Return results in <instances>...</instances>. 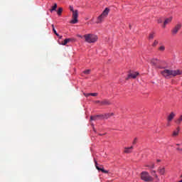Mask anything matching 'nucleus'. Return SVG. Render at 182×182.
<instances>
[{"instance_id": "obj_21", "label": "nucleus", "mask_w": 182, "mask_h": 182, "mask_svg": "<svg viewBox=\"0 0 182 182\" xmlns=\"http://www.w3.org/2000/svg\"><path fill=\"white\" fill-rule=\"evenodd\" d=\"M62 12H63V9L60 7L57 11V14L59 15V16H60V15H62Z\"/></svg>"}, {"instance_id": "obj_39", "label": "nucleus", "mask_w": 182, "mask_h": 182, "mask_svg": "<svg viewBox=\"0 0 182 182\" xmlns=\"http://www.w3.org/2000/svg\"><path fill=\"white\" fill-rule=\"evenodd\" d=\"M58 38H60V39H62V36H59Z\"/></svg>"}, {"instance_id": "obj_37", "label": "nucleus", "mask_w": 182, "mask_h": 182, "mask_svg": "<svg viewBox=\"0 0 182 182\" xmlns=\"http://www.w3.org/2000/svg\"><path fill=\"white\" fill-rule=\"evenodd\" d=\"M161 161L160 159H157V163H160Z\"/></svg>"}, {"instance_id": "obj_40", "label": "nucleus", "mask_w": 182, "mask_h": 182, "mask_svg": "<svg viewBox=\"0 0 182 182\" xmlns=\"http://www.w3.org/2000/svg\"><path fill=\"white\" fill-rule=\"evenodd\" d=\"M152 173H154V174H156V171H153Z\"/></svg>"}, {"instance_id": "obj_7", "label": "nucleus", "mask_w": 182, "mask_h": 182, "mask_svg": "<svg viewBox=\"0 0 182 182\" xmlns=\"http://www.w3.org/2000/svg\"><path fill=\"white\" fill-rule=\"evenodd\" d=\"M114 115V114L113 112L101 114V119H105V120H107V119H110V117Z\"/></svg>"}, {"instance_id": "obj_11", "label": "nucleus", "mask_w": 182, "mask_h": 182, "mask_svg": "<svg viewBox=\"0 0 182 182\" xmlns=\"http://www.w3.org/2000/svg\"><path fill=\"white\" fill-rule=\"evenodd\" d=\"M109 12H110V9H109V8H106L103 12L102 13V16L104 17V18H107V15H109Z\"/></svg>"}, {"instance_id": "obj_3", "label": "nucleus", "mask_w": 182, "mask_h": 182, "mask_svg": "<svg viewBox=\"0 0 182 182\" xmlns=\"http://www.w3.org/2000/svg\"><path fill=\"white\" fill-rule=\"evenodd\" d=\"M141 179L146 182H151L154 180L147 171H143L141 173Z\"/></svg>"}, {"instance_id": "obj_35", "label": "nucleus", "mask_w": 182, "mask_h": 182, "mask_svg": "<svg viewBox=\"0 0 182 182\" xmlns=\"http://www.w3.org/2000/svg\"><path fill=\"white\" fill-rule=\"evenodd\" d=\"M176 150H178L179 151H182V149L181 148H177Z\"/></svg>"}, {"instance_id": "obj_24", "label": "nucleus", "mask_w": 182, "mask_h": 182, "mask_svg": "<svg viewBox=\"0 0 182 182\" xmlns=\"http://www.w3.org/2000/svg\"><path fill=\"white\" fill-rule=\"evenodd\" d=\"M154 38V33H151L149 34V39H153Z\"/></svg>"}, {"instance_id": "obj_31", "label": "nucleus", "mask_w": 182, "mask_h": 182, "mask_svg": "<svg viewBox=\"0 0 182 182\" xmlns=\"http://www.w3.org/2000/svg\"><path fill=\"white\" fill-rule=\"evenodd\" d=\"M137 143V138H135L132 142V144H136Z\"/></svg>"}, {"instance_id": "obj_33", "label": "nucleus", "mask_w": 182, "mask_h": 182, "mask_svg": "<svg viewBox=\"0 0 182 182\" xmlns=\"http://www.w3.org/2000/svg\"><path fill=\"white\" fill-rule=\"evenodd\" d=\"M70 11H71V12L75 11V10L73 9V6H70Z\"/></svg>"}, {"instance_id": "obj_12", "label": "nucleus", "mask_w": 182, "mask_h": 182, "mask_svg": "<svg viewBox=\"0 0 182 182\" xmlns=\"http://www.w3.org/2000/svg\"><path fill=\"white\" fill-rule=\"evenodd\" d=\"M137 76H139V73H131V74H129L127 79H130V78L136 79Z\"/></svg>"}, {"instance_id": "obj_15", "label": "nucleus", "mask_w": 182, "mask_h": 182, "mask_svg": "<svg viewBox=\"0 0 182 182\" xmlns=\"http://www.w3.org/2000/svg\"><path fill=\"white\" fill-rule=\"evenodd\" d=\"M99 119H102V115H95V116H91L90 117V120H99Z\"/></svg>"}, {"instance_id": "obj_13", "label": "nucleus", "mask_w": 182, "mask_h": 182, "mask_svg": "<svg viewBox=\"0 0 182 182\" xmlns=\"http://www.w3.org/2000/svg\"><path fill=\"white\" fill-rule=\"evenodd\" d=\"M174 117H176V114H174V112H171L167 118L168 122H171Z\"/></svg>"}, {"instance_id": "obj_18", "label": "nucleus", "mask_w": 182, "mask_h": 182, "mask_svg": "<svg viewBox=\"0 0 182 182\" xmlns=\"http://www.w3.org/2000/svg\"><path fill=\"white\" fill-rule=\"evenodd\" d=\"M179 132H180V127H177L176 131H173L172 136H178Z\"/></svg>"}, {"instance_id": "obj_10", "label": "nucleus", "mask_w": 182, "mask_h": 182, "mask_svg": "<svg viewBox=\"0 0 182 182\" xmlns=\"http://www.w3.org/2000/svg\"><path fill=\"white\" fill-rule=\"evenodd\" d=\"M171 21H173V17H169V18H166L164 22L163 28H166V26L168 25V23H170V22H171Z\"/></svg>"}, {"instance_id": "obj_20", "label": "nucleus", "mask_w": 182, "mask_h": 182, "mask_svg": "<svg viewBox=\"0 0 182 182\" xmlns=\"http://www.w3.org/2000/svg\"><path fill=\"white\" fill-rule=\"evenodd\" d=\"M56 8H58V4H54V6H53L51 9L50 10V12H53V11H56Z\"/></svg>"}, {"instance_id": "obj_25", "label": "nucleus", "mask_w": 182, "mask_h": 182, "mask_svg": "<svg viewBox=\"0 0 182 182\" xmlns=\"http://www.w3.org/2000/svg\"><path fill=\"white\" fill-rule=\"evenodd\" d=\"M158 44H159V41L155 40L154 43H153V45H152V46H156Z\"/></svg>"}, {"instance_id": "obj_1", "label": "nucleus", "mask_w": 182, "mask_h": 182, "mask_svg": "<svg viewBox=\"0 0 182 182\" xmlns=\"http://www.w3.org/2000/svg\"><path fill=\"white\" fill-rule=\"evenodd\" d=\"M182 74L181 70H170L164 69L161 71V75L165 77V79H171V77H176V76H180Z\"/></svg>"}, {"instance_id": "obj_5", "label": "nucleus", "mask_w": 182, "mask_h": 182, "mask_svg": "<svg viewBox=\"0 0 182 182\" xmlns=\"http://www.w3.org/2000/svg\"><path fill=\"white\" fill-rule=\"evenodd\" d=\"M180 29H181V23L176 24L175 27L171 30L172 35L173 36H175V35H177Z\"/></svg>"}, {"instance_id": "obj_26", "label": "nucleus", "mask_w": 182, "mask_h": 182, "mask_svg": "<svg viewBox=\"0 0 182 182\" xmlns=\"http://www.w3.org/2000/svg\"><path fill=\"white\" fill-rule=\"evenodd\" d=\"M84 96H85V97H89V96H91V93H83Z\"/></svg>"}, {"instance_id": "obj_17", "label": "nucleus", "mask_w": 182, "mask_h": 182, "mask_svg": "<svg viewBox=\"0 0 182 182\" xmlns=\"http://www.w3.org/2000/svg\"><path fill=\"white\" fill-rule=\"evenodd\" d=\"M132 150H133V146L124 148V152L127 154L132 153Z\"/></svg>"}, {"instance_id": "obj_34", "label": "nucleus", "mask_w": 182, "mask_h": 182, "mask_svg": "<svg viewBox=\"0 0 182 182\" xmlns=\"http://www.w3.org/2000/svg\"><path fill=\"white\" fill-rule=\"evenodd\" d=\"M154 177H155L156 180H159V176H157L156 173L154 174Z\"/></svg>"}, {"instance_id": "obj_9", "label": "nucleus", "mask_w": 182, "mask_h": 182, "mask_svg": "<svg viewBox=\"0 0 182 182\" xmlns=\"http://www.w3.org/2000/svg\"><path fill=\"white\" fill-rule=\"evenodd\" d=\"M158 173H159L161 176H164V174L166 173V168L160 166L158 168Z\"/></svg>"}, {"instance_id": "obj_36", "label": "nucleus", "mask_w": 182, "mask_h": 182, "mask_svg": "<svg viewBox=\"0 0 182 182\" xmlns=\"http://www.w3.org/2000/svg\"><path fill=\"white\" fill-rule=\"evenodd\" d=\"M167 126L170 127V122H168Z\"/></svg>"}, {"instance_id": "obj_19", "label": "nucleus", "mask_w": 182, "mask_h": 182, "mask_svg": "<svg viewBox=\"0 0 182 182\" xmlns=\"http://www.w3.org/2000/svg\"><path fill=\"white\" fill-rule=\"evenodd\" d=\"M151 63L154 65L156 66L157 65V63H159V60L156 58H154L151 60Z\"/></svg>"}, {"instance_id": "obj_29", "label": "nucleus", "mask_w": 182, "mask_h": 182, "mask_svg": "<svg viewBox=\"0 0 182 182\" xmlns=\"http://www.w3.org/2000/svg\"><path fill=\"white\" fill-rule=\"evenodd\" d=\"M158 23H163V18L158 19Z\"/></svg>"}, {"instance_id": "obj_16", "label": "nucleus", "mask_w": 182, "mask_h": 182, "mask_svg": "<svg viewBox=\"0 0 182 182\" xmlns=\"http://www.w3.org/2000/svg\"><path fill=\"white\" fill-rule=\"evenodd\" d=\"M104 16H102V14L97 18V23H101V22H103V20L105 19Z\"/></svg>"}, {"instance_id": "obj_22", "label": "nucleus", "mask_w": 182, "mask_h": 182, "mask_svg": "<svg viewBox=\"0 0 182 182\" xmlns=\"http://www.w3.org/2000/svg\"><path fill=\"white\" fill-rule=\"evenodd\" d=\"M90 72H91L90 70H86L83 71V73H85V75H90Z\"/></svg>"}, {"instance_id": "obj_2", "label": "nucleus", "mask_w": 182, "mask_h": 182, "mask_svg": "<svg viewBox=\"0 0 182 182\" xmlns=\"http://www.w3.org/2000/svg\"><path fill=\"white\" fill-rule=\"evenodd\" d=\"M84 38L85 39V42H87V43H95V42H97V36L95 34H85L84 36Z\"/></svg>"}, {"instance_id": "obj_30", "label": "nucleus", "mask_w": 182, "mask_h": 182, "mask_svg": "<svg viewBox=\"0 0 182 182\" xmlns=\"http://www.w3.org/2000/svg\"><path fill=\"white\" fill-rule=\"evenodd\" d=\"M97 92H93V93H91V96H93V97H96L97 96Z\"/></svg>"}, {"instance_id": "obj_8", "label": "nucleus", "mask_w": 182, "mask_h": 182, "mask_svg": "<svg viewBox=\"0 0 182 182\" xmlns=\"http://www.w3.org/2000/svg\"><path fill=\"white\" fill-rule=\"evenodd\" d=\"M110 105H112V102L109 100H103L101 102V106H110Z\"/></svg>"}, {"instance_id": "obj_38", "label": "nucleus", "mask_w": 182, "mask_h": 182, "mask_svg": "<svg viewBox=\"0 0 182 182\" xmlns=\"http://www.w3.org/2000/svg\"><path fill=\"white\" fill-rule=\"evenodd\" d=\"M52 28H53H53H55V26L53 24H52Z\"/></svg>"}, {"instance_id": "obj_32", "label": "nucleus", "mask_w": 182, "mask_h": 182, "mask_svg": "<svg viewBox=\"0 0 182 182\" xmlns=\"http://www.w3.org/2000/svg\"><path fill=\"white\" fill-rule=\"evenodd\" d=\"M146 167H149L150 168H154V164H152L151 166L147 165Z\"/></svg>"}, {"instance_id": "obj_6", "label": "nucleus", "mask_w": 182, "mask_h": 182, "mask_svg": "<svg viewBox=\"0 0 182 182\" xmlns=\"http://www.w3.org/2000/svg\"><path fill=\"white\" fill-rule=\"evenodd\" d=\"M95 167L98 171H102V173H104L105 174H107V173H109V171H106L103 168V166H100V167H99V166H97V161H95Z\"/></svg>"}, {"instance_id": "obj_4", "label": "nucleus", "mask_w": 182, "mask_h": 182, "mask_svg": "<svg viewBox=\"0 0 182 182\" xmlns=\"http://www.w3.org/2000/svg\"><path fill=\"white\" fill-rule=\"evenodd\" d=\"M77 18H79V11L75 10V11L73 12V19L70 21V23H77V22H79Z\"/></svg>"}, {"instance_id": "obj_14", "label": "nucleus", "mask_w": 182, "mask_h": 182, "mask_svg": "<svg viewBox=\"0 0 182 182\" xmlns=\"http://www.w3.org/2000/svg\"><path fill=\"white\" fill-rule=\"evenodd\" d=\"M73 41H74L73 38H66L64 40L63 43H61V45L66 46V45H68V43H69V42H72Z\"/></svg>"}, {"instance_id": "obj_27", "label": "nucleus", "mask_w": 182, "mask_h": 182, "mask_svg": "<svg viewBox=\"0 0 182 182\" xmlns=\"http://www.w3.org/2000/svg\"><path fill=\"white\" fill-rule=\"evenodd\" d=\"M53 31L55 33V35H56V36H59V34L58 33V32H56V30L55 29V28H53Z\"/></svg>"}, {"instance_id": "obj_28", "label": "nucleus", "mask_w": 182, "mask_h": 182, "mask_svg": "<svg viewBox=\"0 0 182 182\" xmlns=\"http://www.w3.org/2000/svg\"><path fill=\"white\" fill-rule=\"evenodd\" d=\"M95 103L97 105V104H99L100 106H102V101H100V100H97V101H95Z\"/></svg>"}, {"instance_id": "obj_23", "label": "nucleus", "mask_w": 182, "mask_h": 182, "mask_svg": "<svg viewBox=\"0 0 182 182\" xmlns=\"http://www.w3.org/2000/svg\"><path fill=\"white\" fill-rule=\"evenodd\" d=\"M159 49L163 52L165 50L166 47H164V46H161Z\"/></svg>"}]
</instances>
